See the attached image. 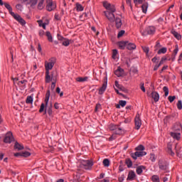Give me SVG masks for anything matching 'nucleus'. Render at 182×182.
<instances>
[{
	"instance_id": "43",
	"label": "nucleus",
	"mask_w": 182,
	"mask_h": 182,
	"mask_svg": "<svg viewBox=\"0 0 182 182\" xmlns=\"http://www.w3.org/2000/svg\"><path fill=\"white\" fill-rule=\"evenodd\" d=\"M141 48L146 55H149V52L150 51V48H149V47L142 46Z\"/></svg>"
},
{
	"instance_id": "17",
	"label": "nucleus",
	"mask_w": 182,
	"mask_h": 182,
	"mask_svg": "<svg viewBox=\"0 0 182 182\" xmlns=\"http://www.w3.org/2000/svg\"><path fill=\"white\" fill-rule=\"evenodd\" d=\"M127 43H129V41H119L117 43V45L119 46V49H122V50L126 49V48H127Z\"/></svg>"
},
{
	"instance_id": "41",
	"label": "nucleus",
	"mask_w": 182,
	"mask_h": 182,
	"mask_svg": "<svg viewBox=\"0 0 182 182\" xmlns=\"http://www.w3.org/2000/svg\"><path fill=\"white\" fill-rule=\"evenodd\" d=\"M163 91L165 93V96L166 97H167V96H168V87L167 86H164L163 87Z\"/></svg>"
},
{
	"instance_id": "29",
	"label": "nucleus",
	"mask_w": 182,
	"mask_h": 182,
	"mask_svg": "<svg viewBox=\"0 0 182 182\" xmlns=\"http://www.w3.org/2000/svg\"><path fill=\"white\" fill-rule=\"evenodd\" d=\"M14 149H16V150H23V145L19 144L18 141H16L14 145Z\"/></svg>"
},
{
	"instance_id": "18",
	"label": "nucleus",
	"mask_w": 182,
	"mask_h": 182,
	"mask_svg": "<svg viewBox=\"0 0 182 182\" xmlns=\"http://www.w3.org/2000/svg\"><path fill=\"white\" fill-rule=\"evenodd\" d=\"M151 97L154 99L155 103H157V102L160 100V95H159V92L156 91H153L151 92Z\"/></svg>"
},
{
	"instance_id": "4",
	"label": "nucleus",
	"mask_w": 182,
	"mask_h": 182,
	"mask_svg": "<svg viewBox=\"0 0 182 182\" xmlns=\"http://www.w3.org/2000/svg\"><path fill=\"white\" fill-rule=\"evenodd\" d=\"M55 63H56V58H51L49 59L48 62H45V69L46 72H49V70H52L53 69V66H55Z\"/></svg>"
},
{
	"instance_id": "59",
	"label": "nucleus",
	"mask_w": 182,
	"mask_h": 182,
	"mask_svg": "<svg viewBox=\"0 0 182 182\" xmlns=\"http://www.w3.org/2000/svg\"><path fill=\"white\" fill-rule=\"evenodd\" d=\"M126 3L127 5H128V6H130L131 9H132V0H126Z\"/></svg>"
},
{
	"instance_id": "31",
	"label": "nucleus",
	"mask_w": 182,
	"mask_h": 182,
	"mask_svg": "<svg viewBox=\"0 0 182 182\" xmlns=\"http://www.w3.org/2000/svg\"><path fill=\"white\" fill-rule=\"evenodd\" d=\"M148 8H149V4H148L147 3L144 4L141 6L142 12H143L144 14H146Z\"/></svg>"
},
{
	"instance_id": "27",
	"label": "nucleus",
	"mask_w": 182,
	"mask_h": 182,
	"mask_svg": "<svg viewBox=\"0 0 182 182\" xmlns=\"http://www.w3.org/2000/svg\"><path fill=\"white\" fill-rule=\"evenodd\" d=\"M75 9L77 12H82L85 9V7H83V6L80 3H76Z\"/></svg>"
},
{
	"instance_id": "23",
	"label": "nucleus",
	"mask_w": 182,
	"mask_h": 182,
	"mask_svg": "<svg viewBox=\"0 0 182 182\" xmlns=\"http://www.w3.org/2000/svg\"><path fill=\"white\" fill-rule=\"evenodd\" d=\"M115 86L117 87V89H119V90H122V92H127V90L122 85L119 84V81H115Z\"/></svg>"
},
{
	"instance_id": "39",
	"label": "nucleus",
	"mask_w": 182,
	"mask_h": 182,
	"mask_svg": "<svg viewBox=\"0 0 182 182\" xmlns=\"http://www.w3.org/2000/svg\"><path fill=\"white\" fill-rule=\"evenodd\" d=\"M152 181H154V182H160V178L157 175H154L152 176Z\"/></svg>"
},
{
	"instance_id": "46",
	"label": "nucleus",
	"mask_w": 182,
	"mask_h": 182,
	"mask_svg": "<svg viewBox=\"0 0 182 182\" xmlns=\"http://www.w3.org/2000/svg\"><path fill=\"white\" fill-rule=\"evenodd\" d=\"M50 76H51V79H53V82H56L58 78L56 77V75H55V72H52L50 74Z\"/></svg>"
},
{
	"instance_id": "40",
	"label": "nucleus",
	"mask_w": 182,
	"mask_h": 182,
	"mask_svg": "<svg viewBox=\"0 0 182 182\" xmlns=\"http://www.w3.org/2000/svg\"><path fill=\"white\" fill-rule=\"evenodd\" d=\"M126 164H127L128 168H130V167H132V166H133V162H132V160H130V159H127Z\"/></svg>"
},
{
	"instance_id": "3",
	"label": "nucleus",
	"mask_w": 182,
	"mask_h": 182,
	"mask_svg": "<svg viewBox=\"0 0 182 182\" xmlns=\"http://www.w3.org/2000/svg\"><path fill=\"white\" fill-rule=\"evenodd\" d=\"M50 97V90H48L46 94L45 103L46 106L47 113L49 114V116H52L53 114L52 104H50V105L48 107V103H49Z\"/></svg>"
},
{
	"instance_id": "5",
	"label": "nucleus",
	"mask_w": 182,
	"mask_h": 182,
	"mask_svg": "<svg viewBox=\"0 0 182 182\" xmlns=\"http://www.w3.org/2000/svg\"><path fill=\"white\" fill-rule=\"evenodd\" d=\"M80 167L85 168V170H92V167H93V161L90 160H81Z\"/></svg>"
},
{
	"instance_id": "13",
	"label": "nucleus",
	"mask_w": 182,
	"mask_h": 182,
	"mask_svg": "<svg viewBox=\"0 0 182 182\" xmlns=\"http://www.w3.org/2000/svg\"><path fill=\"white\" fill-rule=\"evenodd\" d=\"M114 75H116L117 77H122V76L124 75V70L120 67H118L117 69L114 71Z\"/></svg>"
},
{
	"instance_id": "48",
	"label": "nucleus",
	"mask_w": 182,
	"mask_h": 182,
	"mask_svg": "<svg viewBox=\"0 0 182 182\" xmlns=\"http://www.w3.org/2000/svg\"><path fill=\"white\" fill-rule=\"evenodd\" d=\"M124 33H126V31L124 30L120 31L117 34V38H122V36H123Z\"/></svg>"
},
{
	"instance_id": "25",
	"label": "nucleus",
	"mask_w": 182,
	"mask_h": 182,
	"mask_svg": "<svg viewBox=\"0 0 182 182\" xmlns=\"http://www.w3.org/2000/svg\"><path fill=\"white\" fill-rule=\"evenodd\" d=\"M127 49H128V50H134V49H136V44L128 42L127 44Z\"/></svg>"
},
{
	"instance_id": "38",
	"label": "nucleus",
	"mask_w": 182,
	"mask_h": 182,
	"mask_svg": "<svg viewBox=\"0 0 182 182\" xmlns=\"http://www.w3.org/2000/svg\"><path fill=\"white\" fill-rule=\"evenodd\" d=\"M63 46H69L70 45V41L69 39L65 38L63 41Z\"/></svg>"
},
{
	"instance_id": "57",
	"label": "nucleus",
	"mask_w": 182,
	"mask_h": 182,
	"mask_svg": "<svg viewBox=\"0 0 182 182\" xmlns=\"http://www.w3.org/2000/svg\"><path fill=\"white\" fill-rule=\"evenodd\" d=\"M101 108H102V105H100V103H98V104L96 105L95 111V112H97L98 109H101Z\"/></svg>"
},
{
	"instance_id": "62",
	"label": "nucleus",
	"mask_w": 182,
	"mask_h": 182,
	"mask_svg": "<svg viewBox=\"0 0 182 182\" xmlns=\"http://www.w3.org/2000/svg\"><path fill=\"white\" fill-rule=\"evenodd\" d=\"M55 19L56 21H60V16H59V14H55Z\"/></svg>"
},
{
	"instance_id": "32",
	"label": "nucleus",
	"mask_w": 182,
	"mask_h": 182,
	"mask_svg": "<svg viewBox=\"0 0 182 182\" xmlns=\"http://www.w3.org/2000/svg\"><path fill=\"white\" fill-rule=\"evenodd\" d=\"M26 103L28 105H32V103H33V97H32V96H28L26 100Z\"/></svg>"
},
{
	"instance_id": "9",
	"label": "nucleus",
	"mask_w": 182,
	"mask_h": 182,
	"mask_svg": "<svg viewBox=\"0 0 182 182\" xmlns=\"http://www.w3.org/2000/svg\"><path fill=\"white\" fill-rule=\"evenodd\" d=\"M104 13L109 22H114L115 21L116 17L114 16V13L110 12L109 11H105Z\"/></svg>"
},
{
	"instance_id": "10",
	"label": "nucleus",
	"mask_w": 182,
	"mask_h": 182,
	"mask_svg": "<svg viewBox=\"0 0 182 182\" xmlns=\"http://www.w3.org/2000/svg\"><path fill=\"white\" fill-rule=\"evenodd\" d=\"M134 122L136 130H139L140 127H141V119H140V114H137L136 115Z\"/></svg>"
},
{
	"instance_id": "42",
	"label": "nucleus",
	"mask_w": 182,
	"mask_h": 182,
	"mask_svg": "<svg viewBox=\"0 0 182 182\" xmlns=\"http://www.w3.org/2000/svg\"><path fill=\"white\" fill-rule=\"evenodd\" d=\"M117 53H119V51H117V50L114 49L112 50V59H116V56H117Z\"/></svg>"
},
{
	"instance_id": "51",
	"label": "nucleus",
	"mask_w": 182,
	"mask_h": 182,
	"mask_svg": "<svg viewBox=\"0 0 182 182\" xmlns=\"http://www.w3.org/2000/svg\"><path fill=\"white\" fill-rule=\"evenodd\" d=\"M44 111H45V104L42 103L41 105V107H40V109H39V113H42V112H44Z\"/></svg>"
},
{
	"instance_id": "63",
	"label": "nucleus",
	"mask_w": 182,
	"mask_h": 182,
	"mask_svg": "<svg viewBox=\"0 0 182 182\" xmlns=\"http://www.w3.org/2000/svg\"><path fill=\"white\" fill-rule=\"evenodd\" d=\"M141 90H142V92H146V88L144 87V83L141 84Z\"/></svg>"
},
{
	"instance_id": "7",
	"label": "nucleus",
	"mask_w": 182,
	"mask_h": 182,
	"mask_svg": "<svg viewBox=\"0 0 182 182\" xmlns=\"http://www.w3.org/2000/svg\"><path fill=\"white\" fill-rule=\"evenodd\" d=\"M103 6L105 9H107L109 12H112V13L116 12V7L114 6V4H112L107 1H104Z\"/></svg>"
},
{
	"instance_id": "33",
	"label": "nucleus",
	"mask_w": 182,
	"mask_h": 182,
	"mask_svg": "<svg viewBox=\"0 0 182 182\" xmlns=\"http://www.w3.org/2000/svg\"><path fill=\"white\" fill-rule=\"evenodd\" d=\"M102 164L105 167H109V166H110V161L108 159H105L102 161Z\"/></svg>"
},
{
	"instance_id": "22",
	"label": "nucleus",
	"mask_w": 182,
	"mask_h": 182,
	"mask_svg": "<svg viewBox=\"0 0 182 182\" xmlns=\"http://www.w3.org/2000/svg\"><path fill=\"white\" fill-rule=\"evenodd\" d=\"M171 33H172V35H173L174 38H176V39H178V41H180V39H181V35H180V33H178L177 31H176V30L172 29L171 31Z\"/></svg>"
},
{
	"instance_id": "44",
	"label": "nucleus",
	"mask_w": 182,
	"mask_h": 182,
	"mask_svg": "<svg viewBox=\"0 0 182 182\" xmlns=\"http://www.w3.org/2000/svg\"><path fill=\"white\" fill-rule=\"evenodd\" d=\"M177 53H178V45L175 46V49L173 50V55H174V56H177Z\"/></svg>"
},
{
	"instance_id": "11",
	"label": "nucleus",
	"mask_w": 182,
	"mask_h": 182,
	"mask_svg": "<svg viewBox=\"0 0 182 182\" xmlns=\"http://www.w3.org/2000/svg\"><path fill=\"white\" fill-rule=\"evenodd\" d=\"M4 141V143L9 144H11L12 141H14V135H12V132H8L6 134Z\"/></svg>"
},
{
	"instance_id": "1",
	"label": "nucleus",
	"mask_w": 182,
	"mask_h": 182,
	"mask_svg": "<svg viewBox=\"0 0 182 182\" xmlns=\"http://www.w3.org/2000/svg\"><path fill=\"white\" fill-rule=\"evenodd\" d=\"M4 6L9 11L10 15H11V16H13V18H14V19L17 21V22L20 23L22 26H23V25H26V21H25L24 19L22 18V17L19 14H14V11H12V6H11L10 4L5 2Z\"/></svg>"
},
{
	"instance_id": "61",
	"label": "nucleus",
	"mask_w": 182,
	"mask_h": 182,
	"mask_svg": "<svg viewBox=\"0 0 182 182\" xmlns=\"http://www.w3.org/2000/svg\"><path fill=\"white\" fill-rule=\"evenodd\" d=\"M57 38L58 41H63L65 39V38H63V36H60V34L57 35Z\"/></svg>"
},
{
	"instance_id": "30",
	"label": "nucleus",
	"mask_w": 182,
	"mask_h": 182,
	"mask_svg": "<svg viewBox=\"0 0 182 182\" xmlns=\"http://www.w3.org/2000/svg\"><path fill=\"white\" fill-rule=\"evenodd\" d=\"M46 36H47L48 42H53V37L50 31H46Z\"/></svg>"
},
{
	"instance_id": "60",
	"label": "nucleus",
	"mask_w": 182,
	"mask_h": 182,
	"mask_svg": "<svg viewBox=\"0 0 182 182\" xmlns=\"http://www.w3.org/2000/svg\"><path fill=\"white\" fill-rule=\"evenodd\" d=\"M118 180H119V182H123V181H124V175H122L121 177H119V178H118Z\"/></svg>"
},
{
	"instance_id": "45",
	"label": "nucleus",
	"mask_w": 182,
	"mask_h": 182,
	"mask_svg": "<svg viewBox=\"0 0 182 182\" xmlns=\"http://www.w3.org/2000/svg\"><path fill=\"white\" fill-rule=\"evenodd\" d=\"M146 0H134V4H135L136 5H140L141 4H143V2H145Z\"/></svg>"
},
{
	"instance_id": "26",
	"label": "nucleus",
	"mask_w": 182,
	"mask_h": 182,
	"mask_svg": "<svg viewBox=\"0 0 182 182\" xmlns=\"http://www.w3.org/2000/svg\"><path fill=\"white\" fill-rule=\"evenodd\" d=\"M143 170H146V167L144 166H138L136 170V174L140 176V174H141V173H143Z\"/></svg>"
},
{
	"instance_id": "36",
	"label": "nucleus",
	"mask_w": 182,
	"mask_h": 182,
	"mask_svg": "<svg viewBox=\"0 0 182 182\" xmlns=\"http://www.w3.org/2000/svg\"><path fill=\"white\" fill-rule=\"evenodd\" d=\"M167 52V48L164 47L158 50V55H161V53H166Z\"/></svg>"
},
{
	"instance_id": "16",
	"label": "nucleus",
	"mask_w": 182,
	"mask_h": 182,
	"mask_svg": "<svg viewBox=\"0 0 182 182\" xmlns=\"http://www.w3.org/2000/svg\"><path fill=\"white\" fill-rule=\"evenodd\" d=\"M106 89H107V80H106L105 82H104L102 87L99 89V95H103V93L106 92Z\"/></svg>"
},
{
	"instance_id": "49",
	"label": "nucleus",
	"mask_w": 182,
	"mask_h": 182,
	"mask_svg": "<svg viewBox=\"0 0 182 182\" xmlns=\"http://www.w3.org/2000/svg\"><path fill=\"white\" fill-rule=\"evenodd\" d=\"M177 107H178V110H181V109H182V101L181 100L178 101Z\"/></svg>"
},
{
	"instance_id": "50",
	"label": "nucleus",
	"mask_w": 182,
	"mask_h": 182,
	"mask_svg": "<svg viewBox=\"0 0 182 182\" xmlns=\"http://www.w3.org/2000/svg\"><path fill=\"white\" fill-rule=\"evenodd\" d=\"M119 105L122 106V107H124V106H126L127 102L124 100H119Z\"/></svg>"
},
{
	"instance_id": "52",
	"label": "nucleus",
	"mask_w": 182,
	"mask_h": 182,
	"mask_svg": "<svg viewBox=\"0 0 182 182\" xmlns=\"http://www.w3.org/2000/svg\"><path fill=\"white\" fill-rule=\"evenodd\" d=\"M55 87H56V81H53L50 86L51 90H55Z\"/></svg>"
},
{
	"instance_id": "28",
	"label": "nucleus",
	"mask_w": 182,
	"mask_h": 182,
	"mask_svg": "<svg viewBox=\"0 0 182 182\" xmlns=\"http://www.w3.org/2000/svg\"><path fill=\"white\" fill-rule=\"evenodd\" d=\"M160 170H167V164L166 163L160 161L159 163Z\"/></svg>"
},
{
	"instance_id": "24",
	"label": "nucleus",
	"mask_w": 182,
	"mask_h": 182,
	"mask_svg": "<svg viewBox=\"0 0 182 182\" xmlns=\"http://www.w3.org/2000/svg\"><path fill=\"white\" fill-rule=\"evenodd\" d=\"M115 25L117 29H120V28H122V25H123V23H122V19L117 18L115 19Z\"/></svg>"
},
{
	"instance_id": "47",
	"label": "nucleus",
	"mask_w": 182,
	"mask_h": 182,
	"mask_svg": "<svg viewBox=\"0 0 182 182\" xmlns=\"http://www.w3.org/2000/svg\"><path fill=\"white\" fill-rule=\"evenodd\" d=\"M21 154L22 157H29V156H31V153L28 151L21 152Z\"/></svg>"
},
{
	"instance_id": "37",
	"label": "nucleus",
	"mask_w": 182,
	"mask_h": 182,
	"mask_svg": "<svg viewBox=\"0 0 182 182\" xmlns=\"http://www.w3.org/2000/svg\"><path fill=\"white\" fill-rule=\"evenodd\" d=\"M117 126L118 125L111 124L109 125V130H111L112 132H115Z\"/></svg>"
},
{
	"instance_id": "20",
	"label": "nucleus",
	"mask_w": 182,
	"mask_h": 182,
	"mask_svg": "<svg viewBox=\"0 0 182 182\" xmlns=\"http://www.w3.org/2000/svg\"><path fill=\"white\" fill-rule=\"evenodd\" d=\"M114 134H124L125 133L124 129L120 127V125H118L115 129V132H114Z\"/></svg>"
},
{
	"instance_id": "55",
	"label": "nucleus",
	"mask_w": 182,
	"mask_h": 182,
	"mask_svg": "<svg viewBox=\"0 0 182 182\" xmlns=\"http://www.w3.org/2000/svg\"><path fill=\"white\" fill-rule=\"evenodd\" d=\"M16 9H18V11H22V9H23V7L22 6L21 4H17V5L16 6Z\"/></svg>"
},
{
	"instance_id": "53",
	"label": "nucleus",
	"mask_w": 182,
	"mask_h": 182,
	"mask_svg": "<svg viewBox=\"0 0 182 182\" xmlns=\"http://www.w3.org/2000/svg\"><path fill=\"white\" fill-rule=\"evenodd\" d=\"M170 103H173V102H174V100H176V96H169L168 97Z\"/></svg>"
},
{
	"instance_id": "6",
	"label": "nucleus",
	"mask_w": 182,
	"mask_h": 182,
	"mask_svg": "<svg viewBox=\"0 0 182 182\" xmlns=\"http://www.w3.org/2000/svg\"><path fill=\"white\" fill-rule=\"evenodd\" d=\"M143 36H147V35H154L156 33V28L154 26H148L144 31H141Z\"/></svg>"
},
{
	"instance_id": "15",
	"label": "nucleus",
	"mask_w": 182,
	"mask_h": 182,
	"mask_svg": "<svg viewBox=\"0 0 182 182\" xmlns=\"http://www.w3.org/2000/svg\"><path fill=\"white\" fill-rule=\"evenodd\" d=\"M23 2L26 5H30L31 8H33L38 4V0H23Z\"/></svg>"
},
{
	"instance_id": "56",
	"label": "nucleus",
	"mask_w": 182,
	"mask_h": 182,
	"mask_svg": "<svg viewBox=\"0 0 182 182\" xmlns=\"http://www.w3.org/2000/svg\"><path fill=\"white\" fill-rule=\"evenodd\" d=\"M150 160L152 161L153 162L156 161V156H154V154H151L150 155Z\"/></svg>"
},
{
	"instance_id": "14",
	"label": "nucleus",
	"mask_w": 182,
	"mask_h": 182,
	"mask_svg": "<svg viewBox=\"0 0 182 182\" xmlns=\"http://www.w3.org/2000/svg\"><path fill=\"white\" fill-rule=\"evenodd\" d=\"M170 136H172L174 140H180L181 139V132H171Z\"/></svg>"
},
{
	"instance_id": "8",
	"label": "nucleus",
	"mask_w": 182,
	"mask_h": 182,
	"mask_svg": "<svg viewBox=\"0 0 182 182\" xmlns=\"http://www.w3.org/2000/svg\"><path fill=\"white\" fill-rule=\"evenodd\" d=\"M46 9L48 11V12H51V11H53L54 9H56V4L53 3L52 0H46Z\"/></svg>"
},
{
	"instance_id": "21",
	"label": "nucleus",
	"mask_w": 182,
	"mask_h": 182,
	"mask_svg": "<svg viewBox=\"0 0 182 182\" xmlns=\"http://www.w3.org/2000/svg\"><path fill=\"white\" fill-rule=\"evenodd\" d=\"M135 177H136V173H134V171H130L129 172L128 177H127V180L133 181V180H134Z\"/></svg>"
},
{
	"instance_id": "58",
	"label": "nucleus",
	"mask_w": 182,
	"mask_h": 182,
	"mask_svg": "<svg viewBox=\"0 0 182 182\" xmlns=\"http://www.w3.org/2000/svg\"><path fill=\"white\" fill-rule=\"evenodd\" d=\"M15 157H22V152H17L14 154Z\"/></svg>"
},
{
	"instance_id": "34",
	"label": "nucleus",
	"mask_w": 182,
	"mask_h": 182,
	"mask_svg": "<svg viewBox=\"0 0 182 182\" xmlns=\"http://www.w3.org/2000/svg\"><path fill=\"white\" fill-rule=\"evenodd\" d=\"M87 77H78L76 78L77 82H87Z\"/></svg>"
},
{
	"instance_id": "54",
	"label": "nucleus",
	"mask_w": 182,
	"mask_h": 182,
	"mask_svg": "<svg viewBox=\"0 0 182 182\" xmlns=\"http://www.w3.org/2000/svg\"><path fill=\"white\" fill-rule=\"evenodd\" d=\"M117 136H116V134L114 133V134H112L109 138V141H113V140H116Z\"/></svg>"
},
{
	"instance_id": "19",
	"label": "nucleus",
	"mask_w": 182,
	"mask_h": 182,
	"mask_svg": "<svg viewBox=\"0 0 182 182\" xmlns=\"http://www.w3.org/2000/svg\"><path fill=\"white\" fill-rule=\"evenodd\" d=\"M52 80L53 81V79L52 78V76L49 73V71H46V79H45L46 83H50Z\"/></svg>"
},
{
	"instance_id": "35",
	"label": "nucleus",
	"mask_w": 182,
	"mask_h": 182,
	"mask_svg": "<svg viewBox=\"0 0 182 182\" xmlns=\"http://www.w3.org/2000/svg\"><path fill=\"white\" fill-rule=\"evenodd\" d=\"M168 153L171 154V156H174V152H173V149L171 148V144H168Z\"/></svg>"
},
{
	"instance_id": "64",
	"label": "nucleus",
	"mask_w": 182,
	"mask_h": 182,
	"mask_svg": "<svg viewBox=\"0 0 182 182\" xmlns=\"http://www.w3.org/2000/svg\"><path fill=\"white\" fill-rule=\"evenodd\" d=\"M160 68V64H156L154 65V70L156 71L157 70V69H159Z\"/></svg>"
},
{
	"instance_id": "12",
	"label": "nucleus",
	"mask_w": 182,
	"mask_h": 182,
	"mask_svg": "<svg viewBox=\"0 0 182 182\" xmlns=\"http://www.w3.org/2000/svg\"><path fill=\"white\" fill-rule=\"evenodd\" d=\"M173 132L181 133L182 132V125L180 122H176L172 127Z\"/></svg>"
},
{
	"instance_id": "2",
	"label": "nucleus",
	"mask_w": 182,
	"mask_h": 182,
	"mask_svg": "<svg viewBox=\"0 0 182 182\" xmlns=\"http://www.w3.org/2000/svg\"><path fill=\"white\" fill-rule=\"evenodd\" d=\"M135 150H136V152L131 154V157H132L134 160H137V157H143V156L147 154V152L143 151L144 150V146L143 145H139L135 148Z\"/></svg>"
}]
</instances>
